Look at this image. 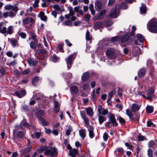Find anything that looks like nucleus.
Instances as JSON below:
<instances>
[{
	"label": "nucleus",
	"mask_w": 157,
	"mask_h": 157,
	"mask_svg": "<svg viewBox=\"0 0 157 157\" xmlns=\"http://www.w3.org/2000/svg\"><path fill=\"white\" fill-rule=\"evenodd\" d=\"M127 115L129 117L130 119L133 120V115L131 111L129 109H127L126 110Z\"/></svg>",
	"instance_id": "e433bc0d"
},
{
	"label": "nucleus",
	"mask_w": 157,
	"mask_h": 157,
	"mask_svg": "<svg viewBox=\"0 0 157 157\" xmlns=\"http://www.w3.org/2000/svg\"><path fill=\"white\" fill-rule=\"evenodd\" d=\"M63 24L64 25H66L68 26H72V24L70 20H67L65 21L63 23Z\"/></svg>",
	"instance_id": "a18cd8bd"
},
{
	"label": "nucleus",
	"mask_w": 157,
	"mask_h": 157,
	"mask_svg": "<svg viewBox=\"0 0 157 157\" xmlns=\"http://www.w3.org/2000/svg\"><path fill=\"white\" fill-rule=\"evenodd\" d=\"M106 54L107 57L109 59H114L117 57L114 50L112 48L108 49L106 51Z\"/></svg>",
	"instance_id": "0eeeda50"
},
{
	"label": "nucleus",
	"mask_w": 157,
	"mask_h": 157,
	"mask_svg": "<svg viewBox=\"0 0 157 157\" xmlns=\"http://www.w3.org/2000/svg\"><path fill=\"white\" fill-rule=\"evenodd\" d=\"M125 146L128 147V149L131 150L132 148L133 145H132L128 143H125Z\"/></svg>",
	"instance_id": "6e6d98bb"
},
{
	"label": "nucleus",
	"mask_w": 157,
	"mask_h": 157,
	"mask_svg": "<svg viewBox=\"0 0 157 157\" xmlns=\"http://www.w3.org/2000/svg\"><path fill=\"white\" fill-rule=\"evenodd\" d=\"M116 9H113L111 10L109 15L110 17L112 18H116L118 16V14Z\"/></svg>",
	"instance_id": "412c9836"
},
{
	"label": "nucleus",
	"mask_w": 157,
	"mask_h": 157,
	"mask_svg": "<svg viewBox=\"0 0 157 157\" xmlns=\"http://www.w3.org/2000/svg\"><path fill=\"white\" fill-rule=\"evenodd\" d=\"M102 24L101 23L100 21H98L95 24L94 29L95 30H96L100 28L102 26Z\"/></svg>",
	"instance_id": "4c0bfd02"
},
{
	"label": "nucleus",
	"mask_w": 157,
	"mask_h": 157,
	"mask_svg": "<svg viewBox=\"0 0 157 157\" xmlns=\"http://www.w3.org/2000/svg\"><path fill=\"white\" fill-rule=\"evenodd\" d=\"M48 147L46 146V145H43V146H41L40 147V153L44 151H45L46 150H47Z\"/></svg>",
	"instance_id": "a19ab883"
},
{
	"label": "nucleus",
	"mask_w": 157,
	"mask_h": 157,
	"mask_svg": "<svg viewBox=\"0 0 157 157\" xmlns=\"http://www.w3.org/2000/svg\"><path fill=\"white\" fill-rule=\"evenodd\" d=\"M94 127L92 125L89 126V128L88 130L89 131V136L90 138H93L94 136V134L93 132Z\"/></svg>",
	"instance_id": "2eb2a0df"
},
{
	"label": "nucleus",
	"mask_w": 157,
	"mask_h": 157,
	"mask_svg": "<svg viewBox=\"0 0 157 157\" xmlns=\"http://www.w3.org/2000/svg\"><path fill=\"white\" fill-rule=\"evenodd\" d=\"M72 129L70 126H69L68 129L66 131V133L67 136L69 135L72 131Z\"/></svg>",
	"instance_id": "49530a36"
},
{
	"label": "nucleus",
	"mask_w": 157,
	"mask_h": 157,
	"mask_svg": "<svg viewBox=\"0 0 157 157\" xmlns=\"http://www.w3.org/2000/svg\"><path fill=\"white\" fill-rule=\"evenodd\" d=\"M97 111L100 115H105L108 113V110L106 109H104L101 105H99Z\"/></svg>",
	"instance_id": "1a4fd4ad"
},
{
	"label": "nucleus",
	"mask_w": 157,
	"mask_h": 157,
	"mask_svg": "<svg viewBox=\"0 0 157 157\" xmlns=\"http://www.w3.org/2000/svg\"><path fill=\"white\" fill-rule=\"evenodd\" d=\"M82 88L84 90H89V86L88 84L85 83L83 84Z\"/></svg>",
	"instance_id": "de8ad7c7"
},
{
	"label": "nucleus",
	"mask_w": 157,
	"mask_h": 157,
	"mask_svg": "<svg viewBox=\"0 0 157 157\" xmlns=\"http://www.w3.org/2000/svg\"><path fill=\"white\" fill-rule=\"evenodd\" d=\"M31 136L33 138H39V132H34L33 134H31Z\"/></svg>",
	"instance_id": "79ce46f5"
},
{
	"label": "nucleus",
	"mask_w": 157,
	"mask_h": 157,
	"mask_svg": "<svg viewBox=\"0 0 157 157\" xmlns=\"http://www.w3.org/2000/svg\"><path fill=\"white\" fill-rule=\"evenodd\" d=\"M109 136L108 134L106 132H105L103 135V139L105 141H106L108 138Z\"/></svg>",
	"instance_id": "5fc2aeb1"
},
{
	"label": "nucleus",
	"mask_w": 157,
	"mask_h": 157,
	"mask_svg": "<svg viewBox=\"0 0 157 157\" xmlns=\"http://www.w3.org/2000/svg\"><path fill=\"white\" fill-rule=\"evenodd\" d=\"M40 121L43 126L48 125L49 123L48 121L43 117H40Z\"/></svg>",
	"instance_id": "bb28decb"
},
{
	"label": "nucleus",
	"mask_w": 157,
	"mask_h": 157,
	"mask_svg": "<svg viewBox=\"0 0 157 157\" xmlns=\"http://www.w3.org/2000/svg\"><path fill=\"white\" fill-rule=\"evenodd\" d=\"M76 56V54L75 53L72 54L65 59L68 69H70L71 67V64L75 59Z\"/></svg>",
	"instance_id": "39448f33"
},
{
	"label": "nucleus",
	"mask_w": 157,
	"mask_h": 157,
	"mask_svg": "<svg viewBox=\"0 0 157 157\" xmlns=\"http://www.w3.org/2000/svg\"><path fill=\"white\" fill-rule=\"evenodd\" d=\"M18 125H21V127L22 126H23L25 127L29 128L30 129V125L27 122L24 121H22L20 124Z\"/></svg>",
	"instance_id": "c9c22d12"
},
{
	"label": "nucleus",
	"mask_w": 157,
	"mask_h": 157,
	"mask_svg": "<svg viewBox=\"0 0 157 157\" xmlns=\"http://www.w3.org/2000/svg\"><path fill=\"white\" fill-rule=\"evenodd\" d=\"M98 119L100 124H101L106 120V118L105 117L101 115L98 116Z\"/></svg>",
	"instance_id": "7c9ffc66"
},
{
	"label": "nucleus",
	"mask_w": 157,
	"mask_h": 157,
	"mask_svg": "<svg viewBox=\"0 0 157 157\" xmlns=\"http://www.w3.org/2000/svg\"><path fill=\"white\" fill-rule=\"evenodd\" d=\"M89 77V73L87 72L84 73L82 77V79L83 81H86L88 79Z\"/></svg>",
	"instance_id": "cd10ccee"
},
{
	"label": "nucleus",
	"mask_w": 157,
	"mask_h": 157,
	"mask_svg": "<svg viewBox=\"0 0 157 157\" xmlns=\"http://www.w3.org/2000/svg\"><path fill=\"white\" fill-rule=\"evenodd\" d=\"M19 35L22 38L25 39L26 36V34L24 32H21L20 33Z\"/></svg>",
	"instance_id": "bf43d9fd"
},
{
	"label": "nucleus",
	"mask_w": 157,
	"mask_h": 157,
	"mask_svg": "<svg viewBox=\"0 0 157 157\" xmlns=\"http://www.w3.org/2000/svg\"><path fill=\"white\" fill-rule=\"evenodd\" d=\"M79 135L83 140L86 136V130L85 129H82L79 130Z\"/></svg>",
	"instance_id": "b1692460"
},
{
	"label": "nucleus",
	"mask_w": 157,
	"mask_h": 157,
	"mask_svg": "<svg viewBox=\"0 0 157 157\" xmlns=\"http://www.w3.org/2000/svg\"><path fill=\"white\" fill-rule=\"evenodd\" d=\"M119 121L121 124H124L125 123L124 119L121 117H120L119 118Z\"/></svg>",
	"instance_id": "774afa93"
},
{
	"label": "nucleus",
	"mask_w": 157,
	"mask_h": 157,
	"mask_svg": "<svg viewBox=\"0 0 157 157\" xmlns=\"http://www.w3.org/2000/svg\"><path fill=\"white\" fill-rule=\"evenodd\" d=\"M154 89L153 88L151 87L150 89L149 90L146 96V99L148 100L151 99L154 93Z\"/></svg>",
	"instance_id": "ddd939ff"
},
{
	"label": "nucleus",
	"mask_w": 157,
	"mask_h": 157,
	"mask_svg": "<svg viewBox=\"0 0 157 157\" xmlns=\"http://www.w3.org/2000/svg\"><path fill=\"white\" fill-rule=\"evenodd\" d=\"M146 11V7L144 4L142 5L140 8V12L141 14H145Z\"/></svg>",
	"instance_id": "2f4dec72"
},
{
	"label": "nucleus",
	"mask_w": 157,
	"mask_h": 157,
	"mask_svg": "<svg viewBox=\"0 0 157 157\" xmlns=\"http://www.w3.org/2000/svg\"><path fill=\"white\" fill-rule=\"evenodd\" d=\"M78 153L77 149H73L70 150L69 151V155L71 157H76V155Z\"/></svg>",
	"instance_id": "a211bd4d"
},
{
	"label": "nucleus",
	"mask_w": 157,
	"mask_h": 157,
	"mask_svg": "<svg viewBox=\"0 0 157 157\" xmlns=\"http://www.w3.org/2000/svg\"><path fill=\"white\" fill-rule=\"evenodd\" d=\"M21 108L25 112H28L29 110V108L28 105H24L22 106Z\"/></svg>",
	"instance_id": "c03bdc74"
},
{
	"label": "nucleus",
	"mask_w": 157,
	"mask_h": 157,
	"mask_svg": "<svg viewBox=\"0 0 157 157\" xmlns=\"http://www.w3.org/2000/svg\"><path fill=\"white\" fill-rule=\"evenodd\" d=\"M80 113L81 117L83 119L86 118V114L85 112L81 111Z\"/></svg>",
	"instance_id": "4d7b16f0"
},
{
	"label": "nucleus",
	"mask_w": 157,
	"mask_h": 157,
	"mask_svg": "<svg viewBox=\"0 0 157 157\" xmlns=\"http://www.w3.org/2000/svg\"><path fill=\"white\" fill-rule=\"evenodd\" d=\"M109 120L113 126H116L117 125V123L116 121L115 116L113 114L110 115L109 117Z\"/></svg>",
	"instance_id": "4468645a"
},
{
	"label": "nucleus",
	"mask_w": 157,
	"mask_h": 157,
	"mask_svg": "<svg viewBox=\"0 0 157 157\" xmlns=\"http://www.w3.org/2000/svg\"><path fill=\"white\" fill-rule=\"evenodd\" d=\"M146 111L149 113H151L153 112V107L152 106L147 105L146 108Z\"/></svg>",
	"instance_id": "f704fd0d"
},
{
	"label": "nucleus",
	"mask_w": 157,
	"mask_h": 157,
	"mask_svg": "<svg viewBox=\"0 0 157 157\" xmlns=\"http://www.w3.org/2000/svg\"><path fill=\"white\" fill-rule=\"evenodd\" d=\"M26 94V91L25 90H22L19 91H16L14 92L15 95L19 98H21L24 96Z\"/></svg>",
	"instance_id": "9b49d317"
},
{
	"label": "nucleus",
	"mask_w": 157,
	"mask_h": 157,
	"mask_svg": "<svg viewBox=\"0 0 157 157\" xmlns=\"http://www.w3.org/2000/svg\"><path fill=\"white\" fill-rule=\"evenodd\" d=\"M82 7L80 6H78L75 7L74 8V10L75 12L78 13L77 16H80L83 15V12L82 10H81Z\"/></svg>",
	"instance_id": "f8f14e48"
},
{
	"label": "nucleus",
	"mask_w": 157,
	"mask_h": 157,
	"mask_svg": "<svg viewBox=\"0 0 157 157\" xmlns=\"http://www.w3.org/2000/svg\"><path fill=\"white\" fill-rule=\"evenodd\" d=\"M32 149V146H29L28 147L22 149L20 151L21 154V156L25 155L24 157H29L30 156V155L29 153L30 152Z\"/></svg>",
	"instance_id": "423d86ee"
},
{
	"label": "nucleus",
	"mask_w": 157,
	"mask_h": 157,
	"mask_svg": "<svg viewBox=\"0 0 157 157\" xmlns=\"http://www.w3.org/2000/svg\"><path fill=\"white\" fill-rule=\"evenodd\" d=\"M129 36L127 35H125L122 36L121 38V45L122 46H124L126 45L127 44V42L129 40Z\"/></svg>",
	"instance_id": "6e6552de"
},
{
	"label": "nucleus",
	"mask_w": 157,
	"mask_h": 157,
	"mask_svg": "<svg viewBox=\"0 0 157 157\" xmlns=\"http://www.w3.org/2000/svg\"><path fill=\"white\" fill-rule=\"evenodd\" d=\"M6 72L5 69L2 67L0 69V76H2L5 75Z\"/></svg>",
	"instance_id": "8fccbe9b"
},
{
	"label": "nucleus",
	"mask_w": 157,
	"mask_h": 157,
	"mask_svg": "<svg viewBox=\"0 0 157 157\" xmlns=\"http://www.w3.org/2000/svg\"><path fill=\"white\" fill-rule=\"evenodd\" d=\"M133 120H131V121H133L138 122L139 120L140 116L139 115H136L135 117H133Z\"/></svg>",
	"instance_id": "13d9d810"
},
{
	"label": "nucleus",
	"mask_w": 157,
	"mask_h": 157,
	"mask_svg": "<svg viewBox=\"0 0 157 157\" xmlns=\"http://www.w3.org/2000/svg\"><path fill=\"white\" fill-rule=\"evenodd\" d=\"M10 43L11 44L13 47H15L16 45L18 46V43L17 40L16 39H12L10 41Z\"/></svg>",
	"instance_id": "c756f323"
},
{
	"label": "nucleus",
	"mask_w": 157,
	"mask_h": 157,
	"mask_svg": "<svg viewBox=\"0 0 157 157\" xmlns=\"http://www.w3.org/2000/svg\"><path fill=\"white\" fill-rule=\"evenodd\" d=\"M120 37L118 36H116L111 38V41L113 42H115L118 40L120 39Z\"/></svg>",
	"instance_id": "338daca9"
},
{
	"label": "nucleus",
	"mask_w": 157,
	"mask_h": 157,
	"mask_svg": "<svg viewBox=\"0 0 157 157\" xmlns=\"http://www.w3.org/2000/svg\"><path fill=\"white\" fill-rule=\"evenodd\" d=\"M147 27L149 31L154 33L157 32V20L151 19L147 24Z\"/></svg>",
	"instance_id": "7ed1b4c3"
},
{
	"label": "nucleus",
	"mask_w": 157,
	"mask_h": 157,
	"mask_svg": "<svg viewBox=\"0 0 157 157\" xmlns=\"http://www.w3.org/2000/svg\"><path fill=\"white\" fill-rule=\"evenodd\" d=\"M155 143L152 140H151L149 142L148 144V146L149 147H152L155 145Z\"/></svg>",
	"instance_id": "3c124183"
},
{
	"label": "nucleus",
	"mask_w": 157,
	"mask_h": 157,
	"mask_svg": "<svg viewBox=\"0 0 157 157\" xmlns=\"http://www.w3.org/2000/svg\"><path fill=\"white\" fill-rule=\"evenodd\" d=\"M121 8L123 9H125L127 8L128 6L126 3L122 2L121 4Z\"/></svg>",
	"instance_id": "864d4df0"
},
{
	"label": "nucleus",
	"mask_w": 157,
	"mask_h": 157,
	"mask_svg": "<svg viewBox=\"0 0 157 157\" xmlns=\"http://www.w3.org/2000/svg\"><path fill=\"white\" fill-rule=\"evenodd\" d=\"M3 22L0 23V33L2 34H5V33L6 32V27H3Z\"/></svg>",
	"instance_id": "473e14b6"
},
{
	"label": "nucleus",
	"mask_w": 157,
	"mask_h": 157,
	"mask_svg": "<svg viewBox=\"0 0 157 157\" xmlns=\"http://www.w3.org/2000/svg\"><path fill=\"white\" fill-rule=\"evenodd\" d=\"M147 126L149 127H152L154 126V124L151 121H148L147 122Z\"/></svg>",
	"instance_id": "680f3d73"
},
{
	"label": "nucleus",
	"mask_w": 157,
	"mask_h": 157,
	"mask_svg": "<svg viewBox=\"0 0 157 157\" xmlns=\"http://www.w3.org/2000/svg\"><path fill=\"white\" fill-rule=\"evenodd\" d=\"M53 8L58 11H59L60 10L59 6L57 4L54 5L53 6Z\"/></svg>",
	"instance_id": "69168bd1"
},
{
	"label": "nucleus",
	"mask_w": 157,
	"mask_h": 157,
	"mask_svg": "<svg viewBox=\"0 0 157 157\" xmlns=\"http://www.w3.org/2000/svg\"><path fill=\"white\" fill-rule=\"evenodd\" d=\"M115 91L114 90H111L110 92L108 94V98L107 101V102L108 103H109V101L110 100L112 99V97L115 94Z\"/></svg>",
	"instance_id": "4be33fe9"
},
{
	"label": "nucleus",
	"mask_w": 157,
	"mask_h": 157,
	"mask_svg": "<svg viewBox=\"0 0 157 157\" xmlns=\"http://www.w3.org/2000/svg\"><path fill=\"white\" fill-rule=\"evenodd\" d=\"M95 6L96 10L98 11L101 8V5L99 1H96L95 2Z\"/></svg>",
	"instance_id": "c85d7f7f"
},
{
	"label": "nucleus",
	"mask_w": 157,
	"mask_h": 157,
	"mask_svg": "<svg viewBox=\"0 0 157 157\" xmlns=\"http://www.w3.org/2000/svg\"><path fill=\"white\" fill-rule=\"evenodd\" d=\"M28 33L30 35V37L29 38V40L32 39L34 40L35 43L38 42V40L36 38V35H35L34 31L33 30H29L28 32Z\"/></svg>",
	"instance_id": "9d476101"
},
{
	"label": "nucleus",
	"mask_w": 157,
	"mask_h": 157,
	"mask_svg": "<svg viewBox=\"0 0 157 157\" xmlns=\"http://www.w3.org/2000/svg\"><path fill=\"white\" fill-rule=\"evenodd\" d=\"M13 26L11 25L9 26L7 30L6 27V32L5 33H6L7 34L11 35L13 33Z\"/></svg>",
	"instance_id": "a878e982"
},
{
	"label": "nucleus",
	"mask_w": 157,
	"mask_h": 157,
	"mask_svg": "<svg viewBox=\"0 0 157 157\" xmlns=\"http://www.w3.org/2000/svg\"><path fill=\"white\" fill-rule=\"evenodd\" d=\"M146 71V70L145 68H143L140 69L139 71L138 72V75L139 77L140 78H143Z\"/></svg>",
	"instance_id": "6ab92c4d"
},
{
	"label": "nucleus",
	"mask_w": 157,
	"mask_h": 157,
	"mask_svg": "<svg viewBox=\"0 0 157 157\" xmlns=\"http://www.w3.org/2000/svg\"><path fill=\"white\" fill-rule=\"evenodd\" d=\"M70 91L71 93L75 94H77L79 92L78 87L75 86H72L71 87Z\"/></svg>",
	"instance_id": "393cba45"
},
{
	"label": "nucleus",
	"mask_w": 157,
	"mask_h": 157,
	"mask_svg": "<svg viewBox=\"0 0 157 157\" xmlns=\"http://www.w3.org/2000/svg\"><path fill=\"white\" fill-rule=\"evenodd\" d=\"M4 9L7 10H10L8 12H4L3 14L4 17L6 18L9 17L11 18H13L15 16L19 10L18 7L16 6H13L10 4L7 5L5 6Z\"/></svg>",
	"instance_id": "f257e3e1"
},
{
	"label": "nucleus",
	"mask_w": 157,
	"mask_h": 157,
	"mask_svg": "<svg viewBox=\"0 0 157 157\" xmlns=\"http://www.w3.org/2000/svg\"><path fill=\"white\" fill-rule=\"evenodd\" d=\"M39 2V0H35L34 3L33 4V6L34 7L36 8L38 7V3Z\"/></svg>",
	"instance_id": "e2e57ef3"
},
{
	"label": "nucleus",
	"mask_w": 157,
	"mask_h": 157,
	"mask_svg": "<svg viewBox=\"0 0 157 157\" xmlns=\"http://www.w3.org/2000/svg\"><path fill=\"white\" fill-rule=\"evenodd\" d=\"M30 69H27L25 71H21V74L23 75H27L30 72Z\"/></svg>",
	"instance_id": "09e8293b"
},
{
	"label": "nucleus",
	"mask_w": 157,
	"mask_h": 157,
	"mask_svg": "<svg viewBox=\"0 0 157 157\" xmlns=\"http://www.w3.org/2000/svg\"><path fill=\"white\" fill-rule=\"evenodd\" d=\"M86 112L87 115L90 117H92L93 115V109L90 107L86 108Z\"/></svg>",
	"instance_id": "5701e85b"
},
{
	"label": "nucleus",
	"mask_w": 157,
	"mask_h": 157,
	"mask_svg": "<svg viewBox=\"0 0 157 157\" xmlns=\"http://www.w3.org/2000/svg\"><path fill=\"white\" fill-rule=\"evenodd\" d=\"M83 120L85 122V123L86 124V126L87 127L89 126L90 125L89 122V120L88 118H86L84 119Z\"/></svg>",
	"instance_id": "052dcab7"
},
{
	"label": "nucleus",
	"mask_w": 157,
	"mask_h": 157,
	"mask_svg": "<svg viewBox=\"0 0 157 157\" xmlns=\"http://www.w3.org/2000/svg\"><path fill=\"white\" fill-rule=\"evenodd\" d=\"M40 18L42 21H47V17L44 15V13L43 12H40Z\"/></svg>",
	"instance_id": "72a5a7b5"
},
{
	"label": "nucleus",
	"mask_w": 157,
	"mask_h": 157,
	"mask_svg": "<svg viewBox=\"0 0 157 157\" xmlns=\"http://www.w3.org/2000/svg\"><path fill=\"white\" fill-rule=\"evenodd\" d=\"M39 80V77L38 76L34 77L32 80V83L34 85H36V83Z\"/></svg>",
	"instance_id": "ea45409f"
},
{
	"label": "nucleus",
	"mask_w": 157,
	"mask_h": 157,
	"mask_svg": "<svg viewBox=\"0 0 157 157\" xmlns=\"http://www.w3.org/2000/svg\"><path fill=\"white\" fill-rule=\"evenodd\" d=\"M86 40L89 41L91 39V38L90 36V32L88 30H87L86 31Z\"/></svg>",
	"instance_id": "37998d69"
},
{
	"label": "nucleus",
	"mask_w": 157,
	"mask_h": 157,
	"mask_svg": "<svg viewBox=\"0 0 157 157\" xmlns=\"http://www.w3.org/2000/svg\"><path fill=\"white\" fill-rule=\"evenodd\" d=\"M44 154L50 157H56L58 154V151L56 147H48L47 150L44 152Z\"/></svg>",
	"instance_id": "20e7f679"
},
{
	"label": "nucleus",
	"mask_w": 157,
	"mask_h": 157,
	"mask_svg": "<svg viewBox=\"0 0 157 157\" xmlns=\"http://www.w3.org/2000/svg\"><path fill=\"white\" fill-rule=\"evenodd\" d=\"M28 63L30 66H35L37 63L38 62L36 60H35L34 59L29 58L28 59Z\"/></svg>",
	"instance_id": "dca6fc26"
},
{
	"label": "nucleus",
	"mask_w": 157,
	"mask_h": 157,
	"mask_svg": "<svg viewBox=\"0 0 157 157\" xmlns=\"http://www.w3.org/2000/svg\"><path fill=\"white\" fill-rule=\"evenodd\" d=\"M13 130V134L16 135L17 137L20 139H23L25 136L26 133L25 130L21 125H16Z\"/></svg>",
	"instance_id": "f03ea898"
},
{
	"label": "nucleus",
	"mask_w": 157,
	"mask_h": 157,
	"mask_svg": "<svg viewBox=\"0 0 157 157\" xmlns=\"http://www.w3.org/2000/svg\"><path fill=\"white\" fill-rule=\"evenodd\" d=\"M137 37L140 42L142 43L143 42L144 40V37L141 34H137Z\"/></svg>",
	"instance_id": "58836bf2"
},
{
	"label": "nucleus",
	"mask_w": 157,
	"mask_h": 157,
	"mask_svg": "<svg viewBox=\"0 0 157 157\" xmlns=\"http://www.w3.org/2000/svg\"><path fill=\"white\" fill-rule=\"evenodd\" d=\"M23 21L24 24L26 25L33 22L34 20L31 17H28L23 19Z\"/></svg>",
	"instance_id": "aec40b11"
},
{
	"label": "nucleus",
	"mask_w": 157,
	"mask_h": 157,
	"mask_svg": "<svg viewBox=\"0 0 157 157\" xmlns=\"http://www.w3.org/2000/svg\"><path fill=\"white\" fill-rule=\"evenodd\" d=\"M147 155L149 157H152L153 152L152 150L151 149H149L147 150Z\"/></svg>",
	"instance_id": "603ef678"
},
{
	"label": "nucleus",
	"mask_w": 157,
	"mask_h": 157,
	"mask_svg": "<svg viewBox=\"0 0 157 157\" xmlns=\"http://www.w3.org/2000/svg\"><path fill=\"white\" fill-rule=\"evenodd\" d=\"M30 47L33 49H35L36 47L35 43L33 41L31 42L30 43Z\"/></svg>",
	"instance_id": "0e129e2a"
},
{
	"label": "nucleus",
	"mask_w": 157,
	"mask_h": 157,
	"mask_svg": "<svg viewBox=\"0 0 157 157\" xmlns=\"http://www.w3.org/2000/svg\"><path fill=\"white\" fill-rule=\"evenodd\" d=\"M140 107L141 105H140L134 103L132 105L131 109L132 112L137 111L139 110Z\"/></svg>",
	"instance_id": "f3484780"
}]
</instances>
